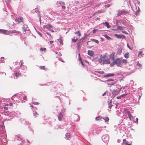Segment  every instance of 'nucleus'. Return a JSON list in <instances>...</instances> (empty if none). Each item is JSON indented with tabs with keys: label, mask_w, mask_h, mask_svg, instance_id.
Instances as JSON below:
<instances>
[{
	"label": "nucleus",
	"mask_w": 145,
	"mask_h": 145,
	"mask_svg": "<svg viewBox=\"0 0 145 145\" xmlns=\"http://www.w3.org/2000/svg\"><path fill=\"white\" fill-rule=\"evenodd\" d=\"M16 77H18L20 75V73L18 72H16L14 73Z\"/></svg>",
	"instance_id": "a878e982"
},
{
	"label": "nucleus",
	"mask_w": 145,
	"mask_h": 145,
	"mask_svg": "<svg viewBox=\"0 0 145 145\" xmlns=\"http://www.w3.org/2000/svg\"><path fill=\"white\" fill-rule=\"evenodd\" d=\"M119 15H120L121 14L126 15V14H128L129 12H128L125 10H122L119 11L118 12Z\"/></svg>",
	"instance_id": "39448f33"
},
{
	"label": "nucleus",
	"mask_w": 145,
	"mask_h": 145,
	"mask_svg": "<svg viewBox=\"0 0 145 145\" xmlns=\"http://www.w3.org/2000/svg\"><path fill=\"white\" fill-rule=\"evenodd\" d=\"M100 39L102 41H104V39L102 37H100Z\"/></svg>",
	"instance_id": "a18cd8bd"
},
{
	"label": "nucleus",
	"mask_w": 145,
	"mask_h": 145,
	"mask_svg": "<svg viewBox=\"0 0 145 145\" xmlns=\"http://www.w3.org/2000/svg\"><path fill=\"white\" fill-rule=\"evenodd\" d=\"M61 61L62 62H64V61H63V60H61Z\"/></svg>",
	"instance_id": "bf43d9fd"
},
{
	"label": "nucleus",
	"mask_w": 145,
	"mask_h": 145,
	"mask_svg": "<svg viewBox=\"0 0 145 145\" xmlns=\"http://www.w3.org/2000/svg\"><path fill=\"white\" fill-rule=\"evenodd\" d=\"M103 24H105L107 28H109L110 27L108 23L107 22H106L105 23H103Z\"/></svg>",
	"instance_id": "4be33fe9"
},
{
	"label": "nucleus",
	"mask_w": 145,
	"mask_h": 145,
	"mask_svg": "<svg viewBox=\"0 0 145 145\" xmlns=\"http://www.w3.org/2000/svg\"><path fill=\"white\" fill-rule=\"evenodd\" d=\"M121 96H118V97H117V98L118 99H121Z\"/></svg>",
	"instance_id": "8fccbe9b"
},
{
	"label": "nucleus",
	"mask_w": 145,
	"mask_h": 145,
	"mask_svg": "<svg viewBox=\"0 0 145 145\" xmlns=\"http://www.w3.org/2000/svg\"><path fill=\"white\" fill-rule=\"evenodd\" d=\"M23 99H24V100H27V97L26 96H25L23 97Z\"/></svg>",
	"instance_id": "a19ab883"
},
{
	"label": "nucleus",
	"mask_w": 145,
	"mask_h": 145,
	"mask_svg": "<svg viewBox=\"0 0 145 145\" xmlns=\"http://www.w3.org/2000/svg\"><path fill=\"white\" fill-rule=\"evenodd\" d=\"M94 53V51L93 50H88V54L91 57L93 56Z\"/></svg>",
	"instance_id": "6e6552de"
},
{
	"label": "nucleus",
	"mask_w": 145,
	"mask_h": 145,
	"mask_svg": "<svg viewBox=\"0 0 145 145\" xmlns=\"http://www.w3.org/2000/svg\"><path fill=\"white\" fill-rule=\"evenodd\" d=\"M0 32L2 33L5 35L10 34V31H8L6 30L0 29Z\"/></svg>",
	"instance_id": "7ed1b4c3"
},
{
	"label": "nucleus",
	"mask_w": 145,
	"mask_h": 145,
	"mask_svg": "<svg viewBox=\"0 0 145 145\" xmlns=\"http://www.w3.org/2000/svg\"><path fill=\"white\" fill-rule=\"evenodd\" d=\"M35 11L37 12H37H39V10L37 8H35Z\"/></svg>",
	"instance_id": "49530a36"
},
{
	"label": "nucleus",
	"mask_w": 145,
	"mask_h": 145,
	"mask_svg": "<svg viewBox=\"0 0 145 145\" xmlns=\"http://www.w3.org/2000/svg\"><path fill=\"white\" fill-rule=\"evenodd\" d=\"M106 92H105L104 93H103L102 95V96H104V95H105V94H106Z\"/></svg>",
	"instance_id": "864d4df0"
},
{
	"label": "nucleus",
	"mask_w": 145,
	"mask_h": 145,
	"mask_svg": "<svg viewBox=\"0 0 145 145\" xmlns=\"http://www.w3.org/2000/svg\"><path fill=\"white\" fill-rule=\"evenodd\" d=\"M119 91H114L112 92L114 97H115L116 95H118L119 93Z\"/></svg>",
	"instance_id": "9b49d317"
},
{
	"label": "nucleus",
	"mask_w": 145,
	"mask_h": 145,
	"mask_svg": "<svg viewBox=\"0 0 145 145\" xmlns=\"http://www.w3.org/2000/svg\"><path fill=\"white\" fill-rule=\"evenodd\" d=\"M38 115V113H36L35 114H34V116H37Z\"/></svg>",
	"instance_id": "c03bdc74"
},
{
	"label": "nucleus",
	"mask_w": 145,
	"mask_h": 145,
	"mask_svg": "<svg viewBox=\"0 0 145 145\" xmlns=\"http://www.w3.org/2000/svg\"><path fill=\"white\" fill-rule=\"evenodd\" d=\"M92 40L93 41V42L96 43H99V42L98 41V40H95V39H92Z\"/></svg>",
	"instance_id": "bb28decb"
},
{
	"label": "nucleus",
	"mask_w": 145,
	"mask_h": 145,
	"mask_svg": "<svg viewBox=\"0 0 145 145\" xmlns=\"http://www.w3.org/2000/svg\"><path fill=\"white\" fill-rule=\"evenodd\" d=\"M17 138H18V140H19V139L20 138L22 141H23L24 140L23 138L22 137V136H17Z\"/></svg>",
	"instance_id": "6ab92c4d"
},
{
	"label": "nucleus",
	"mask_w": 145,
	"mask_h": 145,
	"mask_svg": "<svg viewBox=\"0 0 145 145\" xmlns=\"http://www.w3.org/2000/svg\"><path fill=\"white\" fill-rule=\"evenodd\" d=\"M10 31V34L12 33H19L20 32L16 30H12L11 31Z\"/></svg>",
	"instance_id": "f8f14e48"
},
{
	"label": "nucleus",
	"mask_w": 145,
	"mask_h": 145,
	"mask_svg": "<svg viewBox=\"0 0 145 145\" xmlns=\"http://www.w3.org/2000/svg\"><path fill=\"white\" fill-rule=\"evenodd\" d=\"M137 65H138V66L139 67H140L142 66V65H141L139 63H137Z\"/></svg>",
	"instance_id": "ea45409f"
},
{
	"label": "nucleus",
	"mask_w": 145,
	"mask_h": 145,
	"mask_svg": "<svg viewBox=\"0 0 145 145\" xmlns=\"http://www.w3.org/2000/svg\"><path fill=\"white\" fill-rule=\"evenodd\" d=\"M114 53H112L110 55V57L112 60H113L114 59Z\"/></svg>",
	"instance_id": "2eb2a0df"
},
{
	"label": "nucleus",
	"mask_w": 145,
	"mask_h": 145,
	"mask_svg": "<svg viewBox=\"0 0 145 145\" xmlns=\"http://www.w3.org/2000/svg\"><path fill=\"white\" fill-rule=\"evenodd\" d=\"M51 14H56V15L57 14L55 12H51Z\"/></svg>",
	"instance_id": "e433bc0d"
},
{
	"label": "nucleus",
	"mask_w": 145,
	"mask_h": 145,
	"mask_svg": "<svg viewBox=\"0 0 145 145\" xmlns=\"http://www.w3.org/2000/svg\"><path fill=\"white\" fill-rule=\"evenodd\" d=\"M78 40L77 39H72V41L74 42H75Z\"/></svg>",
	"instance_id": "473e14b6"
},
{
	"label": "nucleus",
	"mask_w": 145,
	"mask_h": 145,
	"mask_svg": "<svg viewBox=\"0 0 145 145\" xmlns=\"http://www.w3.org/2000/svg\"><path fill=\"white\" fill-rule=\"evenodd\" d=\"M114 36L118 39L123 38L125 39V36L123 35H120L115 34L114 35Z\"/></svg>",
	"instance_id": "20e7f679"
},
{
	"label": "nucleus",
	"mask_w": 145,
	"mask_h": 145,
	"mask_svg": "<svg viewBox=\"0 0 145 145\" xmlns=\"http://www.w3.org/2000/svg\"><path fill=\"white\" fill-rule=\"evenodd\" d=\"M23 18L21 17L20 18H17L15 19V21L18 22V23H20L22 22Z\"/></svg>",
	"instance_id": "0eeeda50"
},
{
	"label": "nucleus",
	"mask_w": 145,
	"mask_h": 145,
	"mask_svg": "<svg viewBox=\"0 0 145 145\" xmlns=\"http://www.w3.org/2000/svg\"><path fill=\"white\" fill-rule=\"evenodd\" d=\"M97 61L99 63H101L102 61V59L101 58L97 59Z\"/></svg>",
	"instance_id": "7c9ffc66"
},
{
	"label": "nucleus",
	"mask_w": 145,
	"mask_h": 145,
	"mask_svg": "<svg viewBox=\"0 0 145 145\" xmlns=\"http://www.w3.org/2000/svg\"><path fill=\"white\" fill-rule=\"evenodd\" d=\"M102 119V118L100 116H97L95 118V120H99Z\"/></svg>",
	"instance_id": "5701e85b"
},
{
	"label": "nucleus",
	"mask_w": 145,
	"mask_h": 145,
	"mask_svg": "<svg viewBox=\"0 0 145 145\" xmlns=\"http://www.w3.org/2000/svg\"><path fill=\"white\" fill-rule=\"evenodd\" d=\"M40 50L41 51H45L46 50V48H40Z\"/></svg>",
	"instance_id": "cd10ccee"
},
{
	"label": "nucleus",
	"mask_w": 145,
	"mask_h": 145,
	"mask_svg": "<svg viewBox=\"0 0 145 145\" xmlns=\"http://www.w3.org/2000/svg\"><path fill=\"white\" fill-rule=\"evenodd\" d=\"M79 58H80V54H79Z\"/></svg>",
	"instance_id": "052dcab7"
},
{
	"label": "nucleus",
	"mask_w": 145,
	"mask_h": 145,
	"mask_svg": "<svg viewBox=\"0 0 145 145\" xmlns=\"http://www.w3.org/2000/svg\"><path fill=\"white\" fill-rule=\"evenodd\" d=\"M123 62L125 64H126L127 63V61L126 59H123L122 60Z\"/></svg>",
	"instance_id": "f704fd0d"
},
{
	"label": "nucleus",
	"mask_w": 145,
	"mask_h": 145,
	"mask_svg": "<svg viewBox=\"0 0 145 145\" xmlns=\"http://www.w3.org/2000/svg\"><path fill=\"white\" fill-rule=\"evenodd\" d=\"M114 74H110L105 75L104 76L105 77H107L109 76H114Z\"/></svg>",
	"instance_id": "ddd939ff"
},
{
	"label": "nucleus",
	"mask_w": 145,
	"mask_h": 145,
	"mask_svg": "<svg viewBox=\"0 0 145 145\" xmlns=\"http://www.w3.org/2000/svg\"><path fill=\"white\" fill-rule=\"evenodd\" d=\"M9 105L10 106H12V103H10L9 104Z\"/></svg>",
	"instance_id": "5fc2aeb1"
},
{
	"label": "nucleus",
	"mask_w": 145,
	"mask_h": 145,
	"mask_svg": "<svg viewBox=\"0 0 145 145\" xmlns=\"http://www.w3.org/2000/svg\"><path fill=\"white\" fill-rule=\"evenodd\" d=\"M53 43V41H52L51 40L50 42V44H51Z\"/></svg>",
	"instance_id": "09e8293b"
},
{
	"label": "nucleus",
	"mask_w": 145,
	"mask_h": 145,
	"mask_svg": "<svg viewBox=\"0 0 145 145\" xmlns=\"http://www.w3.org/2000/svg\"><path fill=\"white\" fill-rule=\"evenodd\" d=\"M57 40L62 45L63 44V40L61 38H60L59 39H57Z\"/></svg>",
	"instance_id": "f3484780"
},
{
	"label": "nucleus",
	"mask_w": 145,
	"mask_h": 145,
	"mask_svg": "<svg viewBox=\"0 0 145 145\" xmlns=\"http://www.w3.org/2000/svg\"><path fill=\"white\" fill-rule=\"evenodd\" d=\"M103 62L104 63L106 64H110V62L109 59H104L103 61Z\"/></svg>",
	"instance_id": "9d476101"
},
{
	"label": "nucleus",
	"mask_w": 145,
	"mask_h": 145,
	"mask_svg": "<svg viewBox=\"0 0 145 145\" xmlns=\"http://www.w3.org/2000/svg\"><path fill=\"white\" fill-rule=\"evenodd\" d=\"M108 108L111 109L112 106V100H110V101L108 103Z\"/></svg>",
	"instance_id": "4468645a"
},
{
	"label": "nucleus",
	"mask_w": 145,
	"mask_h": 145,
	"mask_svg": "<svg viewBox=\"0 0 145 145\" xmlns=\"http://www.w3.org/2000/svg\"><path fill=\"white\" fill-rule=\"evenodd\" d=\"M133 119L134 120H135V121H136V120H135V118L134 117H133Z\"/></svg>",
	"instance_id": "680f3d73"
},
{
	"label": "nucleus",
	"mask_w": 145,
	"mask_h": 145,
	"mask_svg": "<svg viewBox=\"0 0 145 145\" xmlns=\"http://www.w3.org/2000/svg\"><path fill=\"white\" fill-rule=\"evenodd\" d=\"M75 34H78V36H80L81 35V34L80 33V32L79 31H78L77 32H75L74 33Z\"/></svg>",
	"instance_id": "2f4dec72"
},
{
	"label": "nucleus",
	"mask_w": 145,
	"mask_h": 145,
	"mask_svg": "<svg viewBox=\"0 0 145 145\" xmlns=\"http://www.w3.org/2000/svg\"><path fill=\"white\" fill-rule=\"evenodd\" d=\"M128 143L126 141L125 139H123V142L122 143V145H127Z\"/></svg>",
	"instance_id": "aec40b11"
},
{
	"label": "nucleus",
	"mask_w": 145,
	"mask_h": 145,
	"mask_svg": "<svg viewBox=\"0 0 145 145\" xmlns=\"http://www.w3.org/2000/svg\"><path fill=\"white\" fill-rule=\"evenodd\" d=\"M65 136L66 137L67 139H68L69 138H70V134L69 133H66L65 135Z\"/></svg>",
	"instance_id": "dca6fc26"
},
{
	"label": "nucleus",
	"mask_w": 145,
	"mask_h": 145,
	"mask_svg": "<svg viewBox=\"0 0 145 145\" xmlns=\"http://www.w3.org/2000/svg\"><path fill=\"white\" fill-rule=\"evenodd\" d=\"M122 59L121 58H118L114 61L110 65L112 66L114 64L117 65V66L120 67L121 65H122Z\"/></svg>",
	"instance_id": "f257e3e1"
},
{
	"label": "nucleus",
	"mask_w": 145,
	"mask_h": 145,
	"mask_svg": "<svg viewBox=\"0 0 145 145\" xmlns=\"http://www.w3.org/2000/svg\"><path fill=\"white\" fill-rule=\"evenodd\" d=\"M40 68L41 69H43L44 70H45V67L44 66H40Z\"/></svg>",
	"instance_id": "72a5a7b5"
},
{
	"label": "nucleus",
	"mask_w": 145,
	"mask_h": 145,
	"mask_svg": "<svg viewBox=\"0 0 145 145\" xmlns=\"http://www.w3.org/2000/svg\"><path fill=\"white\" fill-rule=\"evenodd\" d=\"M62 8H64V9H65V7L64 6H62Z\"/></svg>",
	"instance_id": "603ef678"
},
{
	"label": "nucleus",
	"mask_w": 145,
	"mask_h": 145,
	"mask_svg": "<svg viewBox=\"0 0 145 145\" xmlns=\"http://www.w3.org/2000/svg\"><path fill=\"white\" fill-rule=\"evenodd\" d=\"M63 117V114L61 113H60L58 115V119L59 121H61Z\"/></svg>",
	"instance_id": "1a4fd4ad"
},
{
	"label": "nucleus",
	"mask_w": 145,
	"mask_h": 145,
	"mask_svg": "<svg viewBox=\"0 0 145 145\" xmlns=\"http://www.w3.org/2000/svg\"><path fill=\"white\" fill-rule=\"evenodd\" d=\"M127 145H131V144H128Z\"/></svg>",
	"instance_id": "13d9d810"
},
{
	"label": "nucleus",
	"mask_w": 145,
	"mask_h": 145,
	"mask_svg": "<svg viewBox=\"0 0 145 145\" xmlns=\"http://www.w3.org/2000/svg\"><path fill=\"white\" fill-rule=\"evenodd\" d=\"M124 110L125 113L127 112V111H128L127 109L125 108H124Z\"/></svg>",
	"instance_id": "37998d69"
},
{
	"label": "nucleus",
	"mask_w": 145,
	"mask_h": 145,
	"mask_svg": "<svg viewBox=\"0 0 145 145\" xmlns=\"http://www.w3.org/2000/svg\"><path fill=\"white\" fill-rule=\"evenodd\" d=\"M114 80L113 79H111L108 80H107V81H113Z\"/></svg>",
	"instance_id": "79ce46f5"
},
{
	"label": "nucleus",
	"mask_w": 145,
	"mask_h": 145,
	"mask_svg": "<svg viewBox=\"0 0 145 145\" xmlns=\"http://www.w3.org/2000/svg\"><path fill=\"white\" fill-rule=\"evenodd\" d=\"M55 53L56 54H59V55H60V53L59 52L58 53V52H56Z\"/></svg>",
	"instance_id": "de8ad7c7"
},
{
	"label": "nucleus",
	"mask_w": 145,
	"mask_h": 145,
	"mask_svg": "<svg viewBox=\"0 0 145 145\" xmlns=\"http://www.w3.org/2000/svg\"><path fill=\"white\" fill-rule=\"evenodd\" d=\"M31 107H32V108H33V106H31Z\"/></svg>",
	"instance_id": "0e129e2a"
},
{
	"label": "nucleus",
	"mask_w": 145,
	"mask_h": 145,
	"mask_svg": "<svg viewBox=\"0 0 145 145\" xmlns=\"http://www.w3.org/2000/svg\"><path fill=\"white\" fill-rule=\"evenodd\" d=\"M105 122H108L109 120V118L108 117H106L103 118Z\"/></svg>",
	"instance_id": "393cba45"
},
{
	"label": "nucleus",
	"mask_w": 145,
	"mask_h": 145,
	"mask_svg": "<svg viewBox=\"0 0 145 145\" xmlns=\"http://www.w3.org/2000/svg\"><path fill=\"white\" fill-rule=\"evenodd\" d=\"M51 32H54V31L53 30H51Z\"/></svg>",
	"instance_id": "6e6d98bb"
},
{
	"label": "nucleus",
	"mask_w": 145,
	"mask_h": 145,
	"mask_svg": "<svg viewBox=\"0 0 145 145\" xmlns=\"http://www.w3.org/2000/svg\"><path fill=\"white\" fill-rule=\"evenodd\" d=\"M127 46L129 48V49H131L130 48H129V47L128 46V44H127Z\"/></svg>",
	"instance_id": "4d7b16f0"
},
{
	"label": "nucleus",
	"mask_w": 145,
	"mask_h": 145,
	"mask_svg": "<svg viewBox=\"0 0 145 145\" xmlns=\"http://www.w3.org/2000/svg\"><path fill=\"white\" fill-rule=\"evenodd\" d=\"M98 30V29H94L93 30V34H94L95 33V32Z\"/></svg>",
	"instance_id": "c9c22d12"
},
{
	"label": "nucleus",
	"mask_w": 145,
	"mask_h": 145,
	"mask_svg": "<svg viewBox=\"0 0 145 145\" xmlns=\"http://www.w3.org/2000/svg\"><path fill=\"white\" fill-rule=\"evenodd\" d=\"M44 27L48 29V30L50 31L51 30V28L52 27V26L50 24H48L47 25H45L44 26Z\"/></svg>",
	"instance_id": "423d86ee"
},
{
	"label": "nucleus",
	"mask_w": 145,
	"mask_h": 145,
	"mask_svg": "<svg viewBox=\"0 0 145 145\" xmlns=\"http://www.w3.org/2000/svg\"><path fill=\"white\" fill-rule=\"evenodd\" d=\"M106 39H107L108 40H111L112 39V38L108 36L106 34L104 35H103Z\"/></svg>",
	"instance_id": "a211bd4d"
},
{
	"label": "nucleus",
	"mask_w": 145,
	"mask_h": 145,
	"mask_svg": "<svg viewBox=\"0 0 145 145\" xmlns=\"http://www.w3.org/2000/svg\"><path fill=\"white\" fill-rule=\"evenodd\" d=\"M129 53H125L124 55V57L125 58H127L129 57Z\"/></svg>",
	"instance_id": "412c9836"
},
{
	"label": "nucleus",
	"mask_w": 145,
	"mask_h": 145,
	"mask_svg": "<svg viewBox=\"0 0 145 145\" xmlns=\"http://www.w3.org/2000/svg\"><path fill=\"white\" fill-rule=\"evenodd\" d=\"M23 61H22H22H21V65H20L21 66H22V65H23Z\"/></svg>",
	"instance_id": "3c124183"
},
{
	"label": "nucleus",
	"mask_w": 145,
	"mask_h": 145,
	"mask_svg": "<svg viewBox=\"0 0 145 145\" xmlns=\"http://www.w3.org/2000/svg\"><path fill=\"white\" fill-rule=\"evenodd\" d=\"M126 113L127 114L128 116V117L129 118L130 120L131 121H133L134 122H136L138 121V119L137 118L136 119V121H135V120H134L133 118V117L131 114L130 113V112L129 111H127V112Z\"/></svg>",
	"instance_id": "f03ea898"
},
{
	"label": "nucleus",
	"mask_w": 145,
	"mask_h": 145,
	"mask_svg": "<svg viewBox=\"0 0 145 145\" xmlns=\"http://www.w3.org/2000/svg\"><path fill=\"white\" fill-rule=\"evenodd\" d=\"M96 72L101 74H103L104 73V72L103 71H96Z\"/></svg>",
	"instance_id": "c756f323"
},
{
	"label": "nucleus",
	"mask_w": 145,
	"mask_h": 145,
	"mask_svg": "<svg viewBox=\"0 0 145 145\" xmlns=\"http://www.w3.org/2000/svg\"><path fill=\"white\" fill-rule=\"evenodd\" d=\"M117 29L120 30H124V28L120 26H118Z\"/></svg>",
	"instance_id": "b1692460"
},
{
	"label": "nucleus",
	"mask_w": 145,
	"mask_h": 145,
	"mask_svg": "<svg viewBox=\"0 0 145 145\" xmlns=\"http://www.w3.org/2000/svg\"><path fill=\"white\" fill-rule=\"evenodd\" d=\"M140 55L141 56L143 55V54H142V51L140 52L138 54V55Z\"/></svg>",
	"instance_id": "4c0bfd02"
},
{
	"label": "nucleus",
	"mask_w": 145,
	"mask_h": 145,
	"mask_svg": "<svg viewBox=\"0 0 145 145\" xmlns=\"http://www.w3.org/2000/svg\"><path fill=\"white\" fill-rule=\"evenodd\" d=\"M33 103L34 104H36L35 103Z\"/></svg>",
	"instance_id": "e2e57ef3"
},
{
	"label": "nucleus",
	"mask_w": 145,
	"mask_h": 145,
	"mask_svg": "<svg viewBox=\"0 0 145 145\" xmlns=\"http://www.w3.org/2000/svg\"><path fill=\"white\" fill-rule=\"evenodd\" d=\"M122 32L123 33L125 34H128V33H127V32L125 31H122Z\"/></svg>",
	"instance_id": "58836bf2"
},
{
	"label": "nucleus",
	"mask_w": 145,
	"mask_h": 145,
	"mask_svg": "<svg viewBox=\"0 0 145 145\" xmlns=\"http://www.w3.org/2000/svg\"><path fill=\"white\" fill-rule=\"evenodd\" d=\"M79 60L81 62V63L82 65L83 66H84V64L83 63L82 61V59L81 58V57H80L79 58Z\"/></svg>",
	"instance_id": "c85d7f7f"
}]
</instances>
